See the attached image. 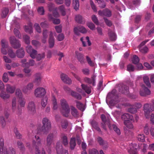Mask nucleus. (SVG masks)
<instances>
[{"label": "nucleus", "mask_w": 154, "mask_h": 154, "mask_svg": "<svg viewBox=\"0 0 154 154\" xmlns=\"http://www.w3.org/2000/svg\"><path fill=\"white\" fill-rule=\"evenodd\" d=\"M89 154H99V153L97 149L93 148L89 151Z\"/></svg>", "instance_id": "obj_64"}, {"label": "nucleus", "mask_w": 154, "mask_h": 154, "mask_svg": "<svg viewBox=\"0 0 154 154\" xmlns=\"http://www.w3.org/2000/svg\"><path fill=\"white\" fill-rule=\"evenodd\" d=\"M25 30L26 32H29L30 34H31L32 32V27L31 26H25Z\"/></svg>", "instance_id": "obj_51"}, {"label": "nucleus", "mask_w": 154, "mask_h": 154, "mask_svg": "<svg viewBox=\"0 0 154 154\" xmlns=\"http://www.w3.org/2000/svg\"><path fill=\"white\" fill-rule=\"evenodd\" d=\"M0 123L2 127H4L5 125V121L3 116H0Z\"/></svg>", "instance_id": "obj_59"}, {"label": "nucleus", "mask_w": 154, "mask_h": 154, "mask_svg": "<svg viewBox=\"0 0 154 154\" xmlns=\"http://www.w3.org/2000/svg\"><path fill=\"white\" fill-rule=\"evenodd\" d=\"M48 98L47 97L44 98L42 100L41 104L43 107H45L47 103Z\"/></svg>", "instance_id": "obj_61"}, {"label": "nucleus", "mask_w": 154, "mask_h": 154, "mask_svg": "<svg viewBox=\"0 0 154 154\" xmlns=\"http://www.w3.org/2000/svg\"><path fill=\"white\" fill-rule=\"evenodd\" d=\"M97 141L99 143V145L102 146L105 145L106 146L105 147L107 148V143L106 141H104L102 139V138L100 137H98L97 138Z\"/></svg>", "instance_id": "obj_26"}, {"label": "nucleus", "mask_w": 154, "mask_h": 154, "mask_svg": "<svg viewBox=\"0 0 154 154\" xmlns=\"http://www.w3.org/2000/svg\"><path fill=\"white\" fill-rule=\"evenodd\" d=\"M91 18L95 24L97 25H99V22L96 15H93L92 17Z\"/></svg>", "instance_id": "obj_55"}, {"label": "nucleus", "mask_w": 154, "mask_h": 154, "mask_svg": "<svg viewBox=\"0 0 154 154\" xmlns=\"http://www.w3.org/2000/svg\"><path fill=\"white\" fill-rule=\"evenodd\" d=\"M142 89L140 91V95L142 96H145L150 94V91L144 85L142 86Z\"/></svg>", "instance_id": "obj_11"}, {"label": "nucleus", "mask_w": 154, "mask_h": 154, "mask_svg": "<svg viewBox=\"0 0 154 154\" xmlns=\"http://www.w3.org/2000/svg\"><path fill=\"white\" fill-rule=\"evenodd\" d=\"M28 112L29 114L34 115L36 112L35 105L33 101L29 102L27 106Z\"/></svg>", "instance_id": "obj_8"}, {"label": "nucleus", "mask_w": 154, "mask_h": 154, "mask_svg": "<svg viewBox=\"0 0 154 154\" xmlns=\"http://www.w3.org/2000/svg\"><path fill=\"white\" fill-rule=\"evenodd\" d=\"M76 106L80 110L83 111H84L85 109L84 105L80 102L76 101Z\"/></svg>", "instance_id": "obj_33"}, {"label": "nucleus", "mask_w": 154, "mask_h": 154, "mask_svg": "<svg viewBox=\"0 0 154 154\" xmlns=\"http://www.w3.org/2000/svg\"><path fill=\"white\" fill-rule=\"evenodd\" d=\"M4 143L3 138L0 139V153L1 154H16L15 149L12 147H10L8 150L3 147Z\"/></svg>", "instance_id": "obj_2"}, {"label": "nucleus", "mask_w": 154, "mask_h": 154, "mask_svg": "<svg viewBox=\"0 0 154 154\" xmlns=\"http://www.w3.org/2000/svg\"><path fill=\"white\" fill-rule=\"evenodd\" d=\"M143 82L149 88L151 87V85L149 82V78L147 76H144L143 77Z\"/></svg>", "instance_id": "obj_35"}, {"label": "nucleus", "mask_w": 154, "mask_h": 154, "mask_svg": "<svg viewBox=\"0 0 154 154\" xmlns=\"http://www.w3.org/2000/svg\"><path fill=\"white\" fill-rule=\"evenodd\" d=\"M62 143L65 146H67L68 143L67 137L66 136H64L62 137Z\"/></svg>", "instance_id": "obj_48"}, {"label": "nucleus", "mask_w": 154, "mask_h": 154, "mask_svg": "<svg viewBox=\"0 0 154 154\" xmlns=\"http://www.w3.org/2000/svg\"><path fill=\"white\" fill-rule=\"evenodd\" d=\"M16 53L17 56L20 58H22L23 57L25 54V52L22 48L17 50Z\"/></svg>", "instance_id": "obj_27"}, {"label": "nucleus", "mask_w": 154, "mask_h": 154, "mask_svg": "<svg viewBox=\"0 0 154 154\" xmlns=\"http://www.w3.org/2000/svg\"><path fill=\"white\" fill-rule=\"evenodd\" d=\"M98 14L101 16H105L108 17H111L112 15L111 11L108 9H105L103 11H99Z\"/></svg>", "instance_id": "obj_12"}, {"label": "nucleus", "mask_w": 154, "mask_h": 154, "mask_svg": "<svg viewBox=\"0 0 154 154\" xmlns=\"http://www.w3.org/2000/svg\"><path fill=\"white\" fill-rule=\"evenodd\" d=\"M137 139L140 141L144 142L145 141L144 135L143 134H139L137 137Z\"/></svg>", "instance_id": "obj_44"}, {"label": "nucleus", "mask_w": 154, "mask_h": 154, "mask_svg": "<svg viewBox=\"0 0 154 154\" xmlns=\"http://www.w3.org/2000/svg\"><path fill=\"white\" fill-rule=\"evenodd\" d=\"M23 71L26 73V76L29 77L30 76L32 75V73L31 72V70L28 68H25L24 69Z\"/></svg>", "instance_id": "obj_39"}, {"label": "nucleus", "mask_w": 154, "mask_h": 154, "mask_svg": "<svg viewBox=\"0 0 154 154\" xmlns=\"http://www.w3.org/2000/svg\"><path fill=\"white\" fill-rule=\"evenodd\" d=\"M6 90L8 93L13 94L15 91V87L9 84H7L6 85Z\"/></svg>", "instance_id": "obj_22"}, {"label": "nucleus", "mask_w": 154, "mask_h": 154, "mask_svg": "<svg viewBox=\"0 0 154 154\" xmlns=\"http://www.w3.org/2000/svg\"><path fill=\"white\" fill-rule=\"evenodd\" d=\"M76 57L81 63L83 64L85 63V59L83 55L81 53L76 51L75 52Z\"/></svg>", "instance_id": "obj_13"}, {"label": "nucleus", "mask_w": 154, "mask_h": 154, "mask_svg": "<svg viewBox=\"0 0 154 154\" xmlns=\"http://www.w3.org/2000/svg\"><path fill=\"white\" fill-rule=\"evenodd\" d=\"M17 145L18 147L20 149V150L23 151L25 150V146L22 142L18 141L17 142Z\"/></svg>", "instance_id": "obj_38"}, {"label": "nucleus", "mask_w": 154, "mask_h": 154, "mask_svg": "<svg viewBox=\"0 0 154 154\" xmlns=\"http://www.w3.org/2000/svg\"><path fill=\"white\" fill-rule=\"evenodd\" d=\"M48 7L50 11H52L56 9L57 8L55 7V4L52 2H50L48 4Z\"/></svg>", "instance_id": "obj_34"}, {"label": "nucleus", "mask_w": 154, "mask_h": 154, "mask_svg": "<svg viewBox=\"0 0 154 154\" xmlns=\"http://www.w3.org/2000/svg\"><path fill=\"white\" fill-rule=\"evenodd\" d=\"M37 54V51L34 50L33 49L32 51L31 52V53H30V56L33 59L35 58L36 57V55Z\"/></svg>", "instance_id": "obj_57"}, {"label": "nucleus", "mask_w": 154, "mask_h": 154, "mask_svg": "<svg viewBox=\"0 0 154 154\" xmlns=\"http://www.w3.org/2000/svg\"><path fill=\"white\" fill-rule=\"evenodd\" d=\"M9 12V9L7 8H4L2 10V17H5Z\"/></svg>", "instance_id": "obj_43"}, {"label": "nucleus", "mask_w": 154, "mask_h": 154, "mask_svg": "<svg viewBox=\"0 0 154 154\" xmlns=\"http://www.w3.org/2000/svg\"><path fill=\"white\" fill-rule=\"evenodd\" d=\"M45 89L42 87H39L35 90L34 94L36 97L40 98L44 96L46 94Z\"/></svg>", "instance_id": "obj_7"}, {"label": "nucleus", "mask_w": 154, "mask_h": 154, "mask_svg": "<svg viewBox=\"0 0 154 154\" xmlns=\"http://www.w3.org/2000/svg\"><path fill=\"white\" fill-rule=\"evenodd\" d=\"M75 20L77 23L82 24H84L85 23V21L83 20L82 16L79 14H78L75 16Z\"/></svg>", "instance_id": "obj_23"}, {"label": "nucleus", "mask_w": 154, "mask_h": 154, "mask_svg": "<svg viewBox=\"0 0 154 154\" xmlns=\"http://www.w3.org/2000/svg\"><path fill=\"white\" fill-rule=\"evenodd\" d=\"M2 48H7L8 47V43L5 39H2L1 41Z\"/></svg>", "instance_id": "obj_36"}, {"label": "nucleus", "mask_w": 154, "mask_h": 154, "mask_svg": "<svg viewBox=\"0 0 154 154\" xmlns=\"http://www.w3.org/2000/svg\"><path fill=\"white\" fill-rule=\"evenodd\" d=\"M60 104L62 108L61 112L63 116L67 117L70 112V108L66 101L65 99L60 100Z\"/></svg>", "instance_id": "obj_3"}, {"label": "nucleus", "mask_w": 154, "mask_h": 154, "mask_svg": "<svg viewBox=\"0 0 154 154\" xmlns=\"http://www.w3.org/2000/svg\"><path fill=\"white\" fill-rule=\"evenodd\" d=\"M55 29L56 31L58 33H60L62 32V27L61 25L55 26Z\"/></svg>", "instance_id": "obj_63"}, {"label": "nucleus", "mask_w": 154, "mask_h": 154, "mask_svg": "<svg viewBox=\"0 0 154 154\" xmlns=\"http://www.w3.org/2000/svg\"><path fill=\"white\" fill-rule=\"evenodd\" d=\"M132 115H130L127 113H125L122 115L121 117V119L124 121H129V119H131Z\"/></svg>", "instance_id": "obj_24"}, {"label": "nucleus", "mask_w": 154, "mask_h": 154, "mask_svg": "<svg viewBox=\"0 0 154 154\" xmlns=\"http://www.w3.org/2000/svg\"><path fill=\"white\" fill-rule=\"evenodd\" d=\"M134 67L132 64H129L127 66V69L129 72H133L134 70Z\"/></svg>", "instance_id": "obj_53"}, {"label": "nucleus", "mask_w": 154, "mask_h": 154, "mask_svg": "<svg viewBox=\"0 0 154 154\" xmlns=\"http://www.w3.org/2000/svg\"><path fill=\"white\" fill-rule=\"evenodd\" d=\"M86 58L88 63L90 66H94V63L91 60V59L88 56H86Z\"/></svg>", "instance_id": "obj_52"}, {"label": "nucleus", "mask_w": 154, "mask_h": 154, "mask_svg": "<svg viewBox=\"0 0 154 154\" xmlns=\"http://www.w3.org/2000/svg\"><path fill=\"white\" fill-rule=\"evenodd\" d=\"M152 104L150 105L148 103L144 104L143 110L145 116L146 118H149L150 113L154 111V105L153 103Z\"/></svg>", "instance_id": "obj_5"}, {"label": "nucleus", "mask_w": 154, "mask_h": 154, "mask_svg": "<svg viewBox=\"0 0 154 154\" xmlns=\"http://www.w3.org/2000/svg\"><path fill=\"white\" fill-rule=\"evenodd\" d=\"M70 148L71 150H73L76 146L75 139V138H72L71 139L69 143Z\"/></svg>", "instance_id": "obj_31"}, {"label": "nucleus", "mask_w": 154, "mask_h": 154, "mask_svg": "<svg viewBox=\"0 0 154 154\" xmlns=\"http://www.w3.org/2000/svg\"><path fill=\"white\" fill-rule=\"evenodd\" d=\"M73 6L74 8L76 10H77L79 8V2L78 0H75V2L73 1Z\"/></svg>", "instance_id": "obj_42"}, {"label": "nucleus", "mask_w": 154, "mask_h": 154, "mask_svg": "<svg viewBox=\"0 0 154 154\" xmlns=\"http://www.w3.org/2000/svg\"><path fill=\"white\" fill-rule=\"evenodd\" d=\"M10 97V94L4 91H2L0 93V97L4 100L9 98Z\"/></svg>", "instance_id": "obj_28"}, {"label": "nucleus", "mask_w": 154, "mask_h": 154, "mask_svg": "<svg viewBox=\"0 0 154 154\" xmlns=\"http://www.w3.org/2000/svg\"><path fill=\"white\" fill-rule=\"evenodd\" d=\"M81 87L82 89L88 94L91 93V87L88 86L87 85L82 84Z\"/></svg>", "instance_id": "obj_21"}, {"label": "nucleus", "mask_w": 154, "mask_h": 154, "mask_svg": "<svg viewBox=\"0 0 154 154\" xmlns=\"http://www.w3.org/2000/svg\"><path fill=\"white\" fill-rule=\"evenodd\" d=\"M100 118L102 121V122L101 123V127L103 129L105 130H106V125H108L109 129H111V124L110 122L108 116L106 117L105 115L103 114L101 115Z\"/></svg>", "instance_id": "obj_4"}, {"label": "nucleus", "mask_w": 154, "mask_h": 154, "mask_svg": "<svg viewBox=\"0 0 154 154\" xmlns=\"http://www.w3.org/2000/svg\"><path fill=\"white\" fill-rule=\"evenodd\" d=\"M111 129H109L110 130L113 129L116 132L118 135H119L121 134V132L119 128L115 124H111Z\"/></svg>", "instance_id": "obj_32"}, {"label": "nucleus", "mask_w": 154, "mask_h": 154, "mask_svg": "<svg viewBox=\"0 0 154 154\" xmlns=\"http://www.w3.org/2000/svg\"><path fill=\"white\" fill-rule=\"evenodd\" d=\"M99 4V6L102 8H104L106 5L105 2L103 0H99L98 2Z\"/></svg>", "instance_id": "obj_54"}, {"label": "nucleus", "mask_w": 154, "mask_h": 154, "mask_svg": "<svg viewBox=\"0 0 154 154\" xmlns=\"http://www.w3.org/2000/svg\"><path fill=\"white\" fill-rule=\"evenodd\" d=\"M88 27L91 30L95 29V26L94 23L92 22H89L87 23Z\"/></svg>", "instance_id": "obj_56"}, {"label": "nucleus", "mask_w": 154, "mask_h": 154, "mask_svg": "<svg viewBox=\"0 0 154 154\" xmlns=\"http://www.w3.org/2000/svg\"><path fill=\"white\" fill-rule=\"evenodd\" d=\"M12 109L13 111H14L16 106V99L15 98H14L12 99Z\"/></svg>", "instance_id": "obj_58"}, {"label": "nucleus", "mask_w": 154, "mask_h": 154, "mask_svg": "<svg viewBox=\"0 0 154 154\" xmlns=\"http://www.w3.org/2000/svg\"><path fill=\"white\" fill-rule=\"evenodd\" d=\"M38 13L41 15L44 14L45 11L43 7H39L38 9Z\"/></svg>", "instance_id": "obj_62"}, {"label": "nucleus", "mask_w": 154, "mask_h": 154, "mask_svg": "<svg viewBox=\"0 0 154 154\" xmlns=\"http://www.w3.org/2000/svg\"><path fill=\"white\" fill-rule=\"evenodd\" d=\"M96 76L95 75H93L91 77V79L86 77L84 78V80L85 82L89 84L92 83L93 86H95Z\"/></svg>", "instance_id": "obj_15"}, {"label": "nucleus", "mask_w": 154, "mask_h": 154, "mask_svg": "<svg viewBox=\"0 0 154 154\" xmlns=\"http://www.w3.org/2000/svg\"><path fill=\"white\" fill-rule=\"evenodd\" d=\"M10 41L13 48L17 49L20 47L21 44L19 40L17 39L14 36H11L10 38Z\"/></svg>", "instance_id": "obj_9"}, {"label": "nucleus", "mask_w": 154, "mask_h": 154, "mask_svg": "<svg viewBox=\"0 0 154 154\" xmlns=\"http://www.w3.org/2000/svg\"><path fill=\"white\" fill-rule=\"evenodd\" d=\"M70 109L72 116L75 118H78L79 116V113L77 109L73 106H71Z\"/></svg>", "instance_id": "obj_18"}, {"label": "nucleus", "mask_w": 154, "mask_h": 154, "mask_svg": "<svg viewBox=\"0 0 154 154\" xmlns=\"http://www.w3.org/2000/svg\"><path fill=\"white\" fill-rule=\"evenodd\" d=\"M8 53L9 57L11 58H14L16 57L15 53L10 48L8 50Z\"/></svg>", "instance_id": "obj_41"}, {"label": "nucleus", "mask_w": 154, "mask_h": 154, "mask_svg": "<svg viewBox=\"0 0 154 154\" xmlns=\"http://www.w3.org/2000/svg\"><path fill=\"white\" fill-rule=\"evenodd\" d=\"M108 35L111 41H114L116 40L117 36L116 33L110 29L108 30Z\"/></svg>", "instance_id": "obj_17"}, {"label": "nucleus", "mask_w": 154, "mask_h": 154, "mask_svg": "<svg viewBox=\"0 0 154 154\" xmlns=\"http://www.w3.org/2000/svg\"><path fill=\"white\" fill-rule=\"evenodd\" d=\"M49 43V47L50 48H53L54 44V39L53 36V32L51 31L50 32Z\"/></svg>", "instance_id": "obj_16"}, {"label": "nucleus", "mask_w": 154, "mask_h": 154, "mask_svg": "<svg viewBox=\"0 0 154 154\" xmlns=\"http://www.w3.org/2000/svg\"><path fill=\"white\" fill-rule=\"evenodd\" d=\"M119 91L122 94H128L129 92V87L126 85H123L119 89Z\"/></svg>", "instance_id": "obj_19"}, {"label": "nucleus", "mask_w": 154, "mask_h": 154, "mask_svg": "<svg viewBox=\"0 0 154 154\" xmlns=\"http://www.w3.org/2000/svg\"><path fill=\"white\" fill-rule=\"evenodd\" d=\"M62 81L69 84H70L72 83V80L68 76L65 74L62 73L60 75Z\"/></svg>", "instance_id": "obj_14"}, {"label": "nucleus", "mask_w": 154, "mask_h": 154, "mask_svg": "<svg viewBox=\"0 0 154 154\" xmlns=\"http://www.w3.org/2000/svg\"><path fill=\"white\" fill-rule=\"evenodd\" d=\"M2 78L3 81L5 82H7L9 80L8 73L6 72L4 73Z\"/></svg>", "instance_id": "obj_50"}, {"label": "nucleus", "mask_w": 154, "mask_h": 154, "mask_svg": "<svg viewBox=\"0 0 154 154\" xmlns=\"http://www.w3.org/2000/svg\"><path fill=\"white\" fill-rule=\"evenodd\" d=\"M34 86L33 83H29L24 88L22 91L25 93L28 94L30 93L31 91L32 90Z\"/></svg>", "instance_id": "obj_10"}, {"label": "nucleus", "mask_w": 154, "mask_h": 154, "mask_svg": "<svg viewBox=\"0 0 154 154\" xmlns=\"http://www.w3.org/2000/svg\"><path fill=\"white\" fill-rule=\"evenodd\" d=\"M42 126L38 127V131L43 134H47L51 128V122L49 119L46 117L43 118L42 120Z\"/></svg>", "instance_id": "obj_1"}, {"label": "nucleus", "mask_w": 154, "mask_h": 154, "mask_svg": "<svg viewBox=\"0 0 154 154\" xmlns=\"http://www.w3.org/2000/svg\"><path fill=\"white\" fill-rule=\"evenodd\" d=\"M14 131L17 139H20L22 138V135L19 132L16 128L14 129Z\"/></svg>", "instance_id": "obj_60"}, {"label": "nucleus", "mask_w": 154, "mask_h": 154, "mask_svg": "<svg viewBox=\"0 0 154 154\" xmlns=\"http://www.w3.org/2000/svg\"><path fill=\"white\" fill-rule=\"evenodd\" d=\"M35 79L34 82L38 85L41 79V74L40 73H37L35 75Z\"/></svg>", "instance_id": "obj_25"}, {"label": "nucleus", "mask_w": 154, "mask_h": 154, "mask_svg": "<svg viewBox=\"0 0 154 154\" xmlns=\"http://www.w3.org/2000/svg\"><path fill=\"white\" fill-rule=\"evenodd\" d=\"M57 147L58 144L57 143L56 149L57 154H68V151L67 150H65L63 152V149L62 148L60 150Z\"/></svg>", "instance_id": "obj_37"}, {"label": "nucleus", "mask_w": 154, "mask_h": 154, "mask_svg": "<svg viewBox=\"0 0 154 154\" xmlns=\"http://www.w3.org/2000/svg\"><path fill=\"white\" fill-rule=\"evenodd\" d=\"M59 9L62 15L63 16H65L66 14V13L64 6L63 5L60 6L59 7Z\"/></svg>", "instance_id": "obj_46"}, {"label": "nucleus", "mask_w": 154, "mask_h": 154, "mask_svg": "<svg viewBox=\"0 0 154 154\" xmlns=\"http://www.w3.org/2000/svg\"><path fill=\"white\" fill-rule=\"evenodd\" d=\"M124 125L126 127L130 129H131L133 128V125L129 121H124Z\"/></svg>", "instance_id": "obj_49"}, {"label": "nucleus", "mask_w": 154, "mask_h": 154, "mask_svg": "<svg viewBox=\"0 0 154 154\" xmlns=\"http://www.w3.org/2000/svg\"><path fill=\"white\" fill-rule=\"evenodd\" d=\"M56 132L54 131L52 133H50L47 136L46 138V146L48 147L50 146L53 142V140L56 137Z\"/></svg>", "instance_id": "obj_6"}, {"label": "nucleus", "mask_w": 154, "mask_h": 154, "mask_svg": "<svg viewBox=\"0 0 154 154\" xmlns=\"http://www.w3.org/2000/svg\"><path fill=\"white\" fill-rule=\"evenodd\" d=\"M15 94L16 95L18 96L20 99L22 98V94L21 90L19 88L17 89L16 90Z\"/></svg>", "instance_id": "obj_47"}, {"label": "nucleus", "mask_w": 154, "mask_h": 154, "mask_svg": "<svg viewBox=\"0 0 154 154\" xmlns=\"http://www.w3.org/2000/svg\"><path fill=\"white\" fill-rule=\"evenodd\" d=\"M41 142V140H39L38 141L33 140L32 144L33 147H35V148H38V149H39V147H41L42 145Z\"/></svg>", "instance_id": "obj_29"}, {"label": "nucleus", "mask_w": 154, "mask_h": 154, "mask_svg": "<svg viewBox=\"0 0 154 154\" xmlns=\"http://www.w3.org/2000/svg\"><path fill=\"white\" fill-rule=\"evenodd\" d=\"M91 125L94 129L99 132L101 133V131L98 125V123L95 120H92L90 122Z\"/></svg>", "instance_id": "obj_20"}, {"label": "nucleus", "mask_w": 154, "mask_h": 154, "mask_svg": "<svg viewBox=\"0 0 154 154\" xmlns=\"http://www.w3.org/2000/svg\"><path fill=\"white\" fill-rule=\"evenodd\" d=\"M23 38L26 44L28 45L30 43V38L29 36L26 35H24Z\"/></svg>", "instance_id": "obj_45"}, {"label": "nucleus", "mask_w": 154, "mask_h": 154, "mask_svg": "<svg viewBox=\"0 0 154 154\" xmlns=\"http://www.w3.org/2000/svg\"><path fill=\"white\" fill-rule=\"evenodd\" d=\"M132 60V62L133 64H137L139 62V59L137 56L134 55L133 56Z\"/></svg>", "instance_id": "obj_40"}, {"label": "nucleus", "mask_w": 154, "mask_h": 154, "mask_svg": "<svg viewBox=\"0 0 154 154\" xmlns=\"http://www.w3.org/2000/svg\"><path fill=\"white\" fill-rule=\"evenodd\" d=\"M71 95L72 97L77 99L81 100L82 99L81 95L76 92L72 91L71 92Z\"/></svg>", "instance_id": "obj_30"}]
</instances>
